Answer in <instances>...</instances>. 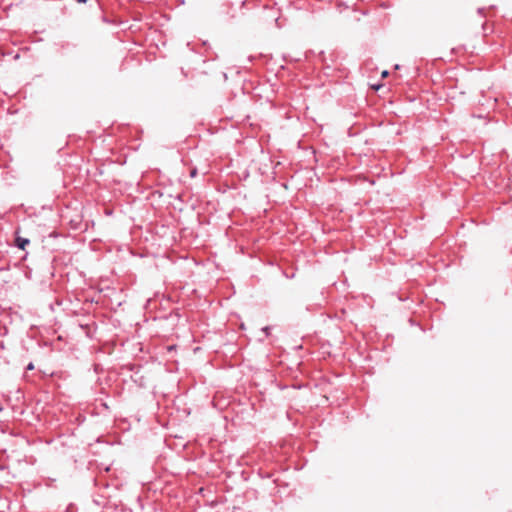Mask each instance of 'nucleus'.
Segmentation results:
<instances>
[{"instance_id":"6","label":"nucleus","mask_w":512,"mask_h":512,"mask_svg":"<svg viewBox=\"0 0 512 512\" xmlns=\"http://www.w3.org/2000/svg\"><path fill=\"white\" fill-rule=\"evenodd\" d=\"M267 330H268V327H264V328H263V331H264V332H267Z\"/></svg>"},{"instance_id":"1","label":"nucleus","mask_w":512,"mask_h":512,"mask_svg":"<svg viewBox=\"0 0 512 512\" xmlns=\"http://www.w3.org/2000/svg\"><path fill=\"white\" fill-rule=\"evenodd\" d=\"M29 243V240L28 239H22V238H17V246L20 248V249H24L25 246Z\"/></svg>"},{"instance_id":"3","label":"nucleus","mask_w":512,"mask_h":512,"mask_svg":"<svg viewBox=\"0 0 512 512\" xmlns=\"http://www.w3.org/2000/svg\"><path fill=\"white\" fill-rule=\"evenodd\" d=\"M27 369H28V370H32V369H34L33 364H32V363H30V364L27 366Z\"/></svg>"},{"instance_id":"2","label":"nucleus","mask_w":512,"mask_h":512,"mask_svg":"<svg viewBox=\"0 0 512 512\" xmlns=\"http://www.w3.org/2000/svg\"><path fill=\"white\" fill-rule=\"evenodd\" d=\"M190 175H191V177H194L196 175V169L191 170Z\"/></svg>"},{"instance_id":"4","label":"nucleus","mask_w":512,"mask_h":512,"mask_svg":"<svg viewBox=\"0 0 512 512\" xmlns=\"http://www.w3.org/2000/svg\"><path fill=\"white\" fill-rule=\"evenodd\" d=\"M387 75H388V71L385 70L382 72V77H386Z\"/></svg>"},{"instance_id":"5","label":"nucleus","mask_w":512,"mask_h":512,"mask_svg":"<svg viewBox=\"0 0 512 512\" xmlns=\"http://www.w3.org/2000/svg\"><path fill=\"white\" fill-rule=\"evenodd\" d=\"M79 3H85L87 0H76Z\"/></svg>"}]
</instances>
